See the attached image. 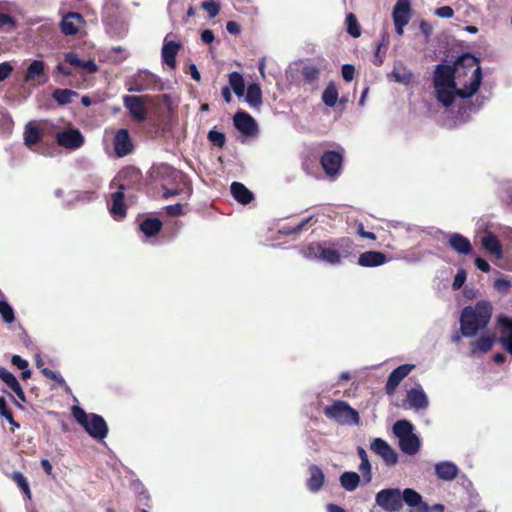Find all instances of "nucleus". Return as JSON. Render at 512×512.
Instances as JSON below:
<instances>
[{"mask_svg": "<svg viewBox=\"0 0 512 512\" xmlns=\"http://www.w3.org/2000/svg\"><path fill=\"white\" fill-rule=\"evenodd\" d=\"M482 245L486 251H488L494 255L500 256L502 253L501 244H500L498 238L492 233H488L483 236Z\"/></svg>", "mask_w": 512, "mask_h": 512, "instance_id": "obj_36", "label": "nucleus"}, {"mask_svg": "<svg viewBox=\"0 0 512 512\" xmlns=\"http://www.w3.org/2000/svg\"><path fill=\"white\" fill-rule=\"evenodd\" d=\"M64 60L66 63L70 64L74 67L83 68L87 73H95L98 71V65L94 60H82L78 57V55L74 52H67L64 54Z\"/></svg>", "mask_w": 512, "mask_h": 512, "instance_id": "obj_23", "label": "nucleus"}, {"mask_svg": "<svg viewBox=\"0 0 512 512\" xmlns=\"http://www.w3.org/2000/svg\"><path fill=\"white\" fill-rule=\"evenodd\" d=\"M83 23V17L76 12H69L63 16L60 22V29L64 35L73 36L79 31L80 25Z\"/></svg>", "mask_w": 512, "mask_h": 512, "instance_id": "obj_16", "label": "nucleus"}, {"mask_svg": "<svg viewBox=\"0 0 512 512\" xmlns=\"http://www.w3.org/2000/svg\"><path fill=\"white\" fill-rule=\"evenodd\" d=\"M11 363L14 366H16L17 368L21 369V370L24 369V368H27L29 366L28 361L23 359L19 355H13L12 358H11Z\"/></svg>", "mask_w": 512, "mask_h": 512, "instance_id": "obj_60", "label": "nucleus"}, {"mask_svg": "<svg viewBox=\"0 0 512 512\" xmlns=\"http://www.w3.org/2000/svg\"><path fill=\"white\" fill-rule=\"evenodd\" d=\"M13 71V67L9 62H3L0 64V82L7 79Z\"/></svg>", "mask_w": 512, "mask_h": 512, "instance_id": "obj_57", "label": "nucleus"}, {"mask_svg": "<svg viewBox=\"0 0 512 512\" xmlns=\"http://www.w3.org/2000/svg\"><path fill=\"white\" fill-rule=\"evenodd\" d=\"M41 372L45 377L55 381L60 387L69 390V386L67 385L66 381L58 372L52 371L49 368H42Z\"/></svg>", "mask_w": 512, "mask_h": 512, "instance_id": "obj_49", "label": "nucleus"}, {"mask_svg": "<svg viewBox=\"0 0 512 512\" xmlns=\"http://www.w3.org/2000/svg\"><path fill=\"white\" fill-rule=\"evenodd\" d=\"M497 323L501 328L500 336L497 342L507 351L512 350V317L500 314L497 317Z\"/></svg>", "mask_w": 512, "mask_h": 512, "instance_id": "obj_14", "label": "nucleus"}, {"mask_svg": "<svg viewBox=\"0 0 512 512\" xmlns=\"http://www.w3.org/2000/svg\"><path fill=\"white\" fill-rule=\"evenodd\" d=\"M401 451L407 455H415L420 450L421 441L415 434L406 436L398 441Z\"/></svg>", "mask_w": 512, "mask_h": 512, "instance_id": "obj_27", "label": "nucleus"}, {"mask_svg": "<svg viewBox=\"0 0 512 512\" xmlns=\"http://www.w3.org/2000/svg\"><path fill=\"white\" fill-rule=\"evenodd\" d=\"M41 136H42L41 135V131H40V129L36 125H34L32 123H28L25 126V130H24V143L29 148H32L33 145H35L38 142H40Z\"/></svg>", "mask_w": 512, "mask_h": 512, "instance_id": "obj_33", "label": "nucleus"}, {"mask_svg": "<svg viewBox=\"0 0 512 512\" xmlns=\"http://www.w3.org/2000/svg\"><path fill=\"white\" fill-rule=\"evenodd\" d=\"M392 431L399 441L400 439L413 434L414 426L409 420L400 419L393 424Z\"/></svg>", "mask_w": 512, "mask_h": 512, "instance_id": "obj_31", "label": "nucleus"}, {"mask_svg": "<svg viewBox=\"0 0 512 512\" xmlns=\"http://www.w3.org/2000/svg\"><path fill=\"white\" fill-rule=\"evenodd\" d=\"M149 78H150V81L149 82H143V81H136V83L134 84V86L130 87L128 89L129 92H144V91H147V90H152L154 89V84L158 81V79L156 78L155 75L153 74H148Z\"/></svg>", "mask_w": 512, "mask_h": 512, "instance_id": "obj_43", "label": "nucleus"}, {"mask_svg": "<svg viewBox=\"0 0 512 512\" xmlns=\"http://www.w3.org/2000/svg\"><path fill=\"white\" fill-rule=\"evenodd\" d=\"M56 142L59 146L69 150H76L84 143V136L78 129H68L56 134Z\"/></svg>", "mask_w": 512, "mask_h": 512, "instance_id": "obj_11", "label": "nucleus"}, {"mask_svg": "<svg viewBox=\"0 0 512 512\" xmlns=\"http://www.w3.org/2000/svg\"><path fill=\"white\" fill-rule=\"evenodd\" d=\"M347 32L353 38H358L361 35V28L357 21L356 16L353 13H349L346 16Z\"/></svg>", "mask_w": 512, "mask_h": 512, "instance_id": "obj_42", "label": "nucleus"}, {"mask_svg": "<svg viewBox=\"0 0 512 512\" xmlns=\"http://www.w3.org/2000/svg\"><path fill=\"white\" fill-rule=\"evenodd\" d=\"M245 101L251 108H260L263 103V97L261 87L258 83H252L247 87Z\"/></svg>", "mask_w": 512, "mask_h": 512, "instance_id": "obj_26", "label": "nucleus"}, {"mask_svg": "<svg viewBox=\"0 0 512 512\" xmlns=\"http://www.w3.org/2000/svg\"><path fill=\"white\" fill-rule=\"evenodd\" d=\"M435 475L442 481H453L458 473L459 468L451 461H441L434 466Z\"/></svg>", "mask_w": 512, "mask_h": 512, "instance_id": "obj_20", "label": "nucleus"}, {"mask_svg": "<svg viewBox=\"0 0 512 512\" xmlns=\"http://www.w3.org/2000/svg\"><path fill=\"white\" fill-rule=\"evenodd\" d=\"M511 287V282L507 278H498L494 281V288L501 294H506Z\"/></svg>", "mask_w": 512, "mask_h": 512, "instance_id": "obj_53", "label": "nucleus"}, {"mask_svg": "<svg viewBox=\"0 0 512 512\" xmlns=\"http://www.w3.org/2000/svg\"><path fill=\"white\" fill-rule=\"evenodd\" d=\"M230 89L233 90L237 97H242L245 94V82L243 75L237 71L229 74Z\"/></svg>", "mask_w": 512, "mask_h": 512, "instance_id": "obj_35", "label": "nucleus"}, {"mask_svg": "<svg viewBox=\"0 0 512 512\" xmlns=\"http://www.w3.org/2000/svg\"><path fill=\"white\" fill-rule=\"evenodd\" d=\"M339 482L343 489L352 492L361 484V477L357 472L345 471L340 475Z\"/></svg>", "mask_w": 512, "mask_h": 512, "instance_id": "obj_28", "label": "nucleus"}, {"mask_svg": "<svg viewBox=\"0 0 512 512\" xmlns=\"http://www.w3.org/2000/svg\"><path fill=\"white\" fill-rule=\"evenodd\" d=\"M179 5V8L182 9L183 4L181 3V0H170L168 5V13L172 17L174 13L177 11V6Z\"/></svg>", "mask_w": 512, "mask_h": 512, "instance_id": "obj_64", "label": "nucleus"}, {"mask_svg": "<svg viewBox=\"0 0 512 512\" xmlns=\"http://www.w3.org/2000/svg\"><path fill=\"white\" fill-rule=\"evenodd\" d=\"M179 49L180 44L178 42L168 41L167 37L164 39L161 57L163 63H165L171 69H174L176 67V56Z\"/></svg>", "mask_w": 512, "mask_h": 512, "instance_id": "obj_22", "label": "nucleus"}, {"mask_svg": "<svg viewBox=\"0 0 512 512\" xmlns=\"http://www.w3.org/2000/svg\"><path fill=\"white\" fill-rule=\"evenodd\" d=\"M488 98L486 96H477L475 101L469 105V110L472 112L478 111L480 108L484 106L487 102Z\"/></svg>", "mask_w": 512, "mask_h": 512, "instance_id": "obj_59", "label": "nucleus"}, {"mask_svg": "<svg viewBox=\"0 0 512 512\" xmlns=\"http://www.w3.org/2000/svg\"><path fill=\"white\" fill-rule=\"evenodd\" d=\"M301 255L310 261L337 266L354 256V243L349 237L312 242L301 250Z\"/></svg>", "mask_w": 512, "mask_h": 512, "instance_id": "obj_2", "label": "nucleus"}, {"mask_svg": "<svg viewBox=\"0 0 512 512\" xmlns=\"http://www.w3.org/2000/svg\"><path fill=\"white\" fill-rule=\"evenodd\" d=\"M392 76L394 77L395 81L401 84H409L413 78V73L411 70H409L405 65L402 63H398L394 66V69L392 71Z\"/></svg>", "mask_w": 512, "mask_h": 512, "instance_id": "obj_34", "label": "nucleus"}, {"mask_svg": "<svg viewBox=\"0 0 512 512\" xmlns=\"http://www.w3.org/2000/svg\"><path fill=\"white\" fill-rule=\"evenodd\" d=\"M358 470L362 473L364 484H369L373 478L369 459L361 461Z\"/></svg>", "mask_w": 512, "mask_h": 512, "instance_id": "obj_50", "label": "nucleus"}, {"mask_svg": "<svg viewBox=\"0 0 512 512\" xmlns=\"http://www.w3.org/2000/svg\"><path fill=\"white\" fill-rule=\"evenodd\" d=\"M324 414L340 425H358L360 421L357 410L343 400H336L331 405H327L324 408Z\"/></svg>", "mask_w": 512, "mask_h": 512, "instance_id": "obj_6", "label": "nucleus"}, {"mask_svg": "<svg viewBox=\"0 0 512 512\" xmlns=\"http://www.w3.org/2000/svg\"><path fill=\"white\" fill-rule=\"evenodd\" d=\"M201 6L207 12L210 19L215 18L219 14L220 6L213 0L204 1Z\"/></svg>", "mask_w": 512, "mask_h": 512, "instance_id": "obj_51", "label": "nucleus"}, {"mask_svg": "<svg viewBox=\"0 0 512 512\" xmlns=\"http://www.w3.org/2000/svg\"><path fill=\"white\" fill-rule=\"evenodd\" d=\"M493 307L488 300H479L474 306H465L460 315L462 336L472 338L485 329L492 317Z\"/></svg>", "mask_w": 512, "mask_h": 512, "instance_id": "obj_3", "label": "nucleus"}, {"mask_svg": "<svg viewBox=\"0 0 512 512\" xmlns=\"http://www.w3.org/2000/svg\"><path fill=\"white\" fill-rule=\"evenodd\" d=\"M402 407L415 412L425 411L429 407V398L420 383L417 382L414 387L406 391Z\"/></svg>", "mask_w": 512, "mask_h": 512, "instance_id": "obj_7", "label": "nucleus"}, {"mask_svg": "<svg viewBox=\"0 0 512 512\" xmlns=\"http://www.w3.org/2000/svg\"><path fill=\"white\" fill-rule=\"evenodd\" d=\"M233 125L246 137H252L258 133V124L256 120L244 110H239L234 114Z\"/></svg>", "mask_w": 512, "mask_h": 512, "instance_id": "obj_9", "label": "nucleus"}, {"mask_svg": "<svg viewBox=\"0 0 512 512\" xmlns=\"http://www.w3.org/2000/svg\"><path fill=\"white\" fill-rule=\"evenodd\" d=\"M343 162V156L340 152L328 150L323 153L320 163L324 172L331 177L339 174Z\"/></svg>", "mask_w": 512, "mask_h": 512, "instance_id": "obj_13", "label": "nucleus"}, {"mask_svg": "<svg viewBox=\"0 0 512 512\" xmlns=\"http://www.w3.org/2000/svg\"><path fill=\"white\" fill-rule=\"evenodd\" d=\"M309 478L307 479V489L312 493L319 492L324 484L325 476L321 468L312 464L308 468Z\"/></svg>", "mask_w": 512, "mask_h": 512, "instance_id": "obj_21", "label": "nucleus"}, {"mask_svg": "<svg viewBox=\"0 0 512 512\" xmlns=\"http://www.w3.org/2000/svg\"><path fill=\"white\" fill-rule=\"evenodd\" d=\"M393 22L408 24L411 19V4H395L392 11Z\"/></svg>", "mask_w": 512, "mask_h": 512, "instance_id": "obj_30", "label": "nucleus"}, {"mask_svg": "<svg viewBox=\"0 0 512 512\" xmlns=\"http://www.w3.org/2000/svg\"><path fill=\"white\" fill-rule=\"evenodd\" d=\"M16 28V20L7 13H0V33H10Z\"/></svg>", "mask_w": 512, "mask_h": 512, "instance_id": "obj_44", "label": "nucleus"}, {"mask_svg": "<svg viewBox=\"0 0 512 512\" xmlns=\"http://www.w3.org/2000/svg\"><path fill=\"white\" fill-rule=\"evenodd\" d=\"M444 510V505L440 503L430 506L423 500L422 495L416 491L413 509H410L409 512H444Z\"/></svg>", "mask_w": 512, "mask_h": 512, "instance_id": "obj_29", "label": "nucleus"}, {"mask_svg": "<svg viewBox=\"0 0 512 512\" xmlns=\"http://www.w3.org/2000/svg\"><path fill=\"white\" fill-rule=\"evenodd\" d=\"M387 262V256L381 251H366L360 254L358 265L361 267H378Z\"/></svg>", "mask_w": 512, "mask_h": 512, "instance_id": "obj_19", "label": "nucleus"}, {"mask_svg": "<svg viewBox=\"0 0 512 512\" xmlns=\"http://www.w3.org/2000/svg\"><path fill=\"white\" fill-rule=\"evenodd\" d=\"M435 15L440 18H452L454 15V11L450 6H442L435 10Z\"/></svg>", "mask_w": 512, "mask_h": 512, "instance_id": "obj_56", "label": "nucleus"}, {"mask_svg": "<svg viewBox=\"0 0 512 512\" xmlns=\"http://www.w3.org/2000/svg\"><path fill=\"white\" fill-rule=\"evenodd\" d=\"M45 63L42 60H33L27 67L25 81H34L44 75Z\"/></svg>", "mask_w": 512, "mask_h": 512, "instance_id": "obj_32", "label": "nucleus"}, {"mask_svg": "<svg viewBox=\"0 0 512 512\" xmlns=\"http://www.w3.org/2000/svg\"><path fill=\"white\" fill-rule=\"evenodd\" d=\"M76 422L85 430V432L95 440H103L107 437L109 428L105 419L96 413H86V411L74 405L71 409Z\"/></svg>", "mask_w": 512, "mask_h": 512, "instance_id": "obj_5", "label": "nucleus"}, {"mask_svg": "<svg viewBox=\"0 0 512 512\" xmlns=\"http://www.w3.org/2000/svg\"><path fill=\"white\" fill-rule=\"evenodd\" d=\"M322 101L327 107H334L338 101V90L333 82H330L322 93Z\"/></svg>", "mask_w": 512, "mask_h": 512, "instance_id": "obj_38", "label": "nucleus"}, {"mask_svg": "<svg viewBox=\"0 0 512 512\" xmlns=\"http://www.w3.org/2000/svg\"><path fill=\"white\" fill-rule=\"evenodd\" d=\"M107 27L110 33L120 38L124 37L128 31V26L124 21H116L114 25L108 22Z\"/></svg>", "mask_w": 512, "mask_h": 512, "instance_id": "obj_47", "label": "nucleus"}, {"mask_svg": "<svg viewBox=\"0 0 512 512\" xmlns=\"http://www.w3.org/2000/svg\"><path fill=\"white\" fill-rule=\"evenodd\" d=\"M301 74L305 83L313 85L319 79L320 71L313 65H304L301 70Z\"/></svg>", "mask_w": 512, "mask_h": 512, "instance_id": "obj_40", "label": "nucleus"}, {"mask_svg": "<svg viewBox=\"0 0 512 512\" xmlns=\"http://www.w3.org/2000/svg\"><path fill=\"white\" fill-rule=\"evenodd\" d=\"M201 40L205 44H211L215 40L214 32L211 29H204L201 32Z\"/></svg>", "mask_w": 512, "mask_h": 512, "instance_id": "obj_62", "label": "nucleus"}, {"mask_svg": "<svg viewBox=\"0 0 512 512\" xmlns=\"http://www.w3.org/2000/svg\"><path fill=\"white\" fill-rule=\"evenodd\" d=\"M126 186L120 183L117 190L111 194V202L109 204V212L115 220H122L126 217L127 209L125 205Z\"/></svg>", "mask_w": 512, "mask_h": 512, "instance_id": "obj_10", "label": "nucleus"}, {"mask_svg": "<svg viewBox=\"0 0 512 512\" xmlns=\"http://www.w3.org/2000/svg\"><path fill=\"white\" fill-rule=\"evenodd\" d=\"M12 478L16 482L18 487L23 491V493L28 498H30L31 497V492H30L29 483H28L26 477L21 472L15 471L12 474Z\"/></svg>", "mask_w": 512, "mask_h": 512, "instance_id": "obj_46", "label": "nucleus"}, {"mask_svg": "<svg viewBox=\"0 0 512 512\" xmlns=\"http://www.w3.org/2000/svg\"><path fill=\"white\" fill-rule=\"evenodd\" d=\"M162 228V222L159 218L156 217H147L142 220L139 224L140 231L147 238H152L156 236Z\"/></svg>", "mask_w": 512, "mask_h": 512, "instance_id": "obj_25", "label": "nucleus"}, {"mask_svg": "<svg viewBox=\"0 0 512 512\" xmlns=\"http://www.w3.org/2000/svg\"><path fill=\"white\" fill-rule=\"evenodd\" d=\"M207 139L217 147H223L226 142V136L223 132H220L218 130L212 129L207 134Z\"/></svg>", "mask_w": 512, "mask_h": 512, "instance_id": "obj_48", "label": "nucleus"}, {"mask_svg": "<svg viewBox=\"0 0 512 512\" xmlns=\"http://www.w3.org/2000/svg\"><path fill=\"white\" fill-rule=\"evenodd\" d=\"M123 103L135 120L139 122L146 120L147 112L141 97L126 95L123 97Z\"/></svg>", "mask_w": 512, "mask_h": 512, "instance_id": "obj_15", "label": "nucleus"}, {"mask_svg": "<svg viewBox=\"0 0 512 512\" xmlns=\"http://www.w3.org/2000/svg\"><path fill=\"white\" fill-rule=\"evenodd\" d=\"M0 315L7 324H11L15 320L14 309L4 298L0 299Z\"/></svg>", "mask_w": 512, "mask_h": 512, "instance_id": "obj_41", "label": "nucleus"}, {"mask_svg": "<svg viewBox=\"0 0 512 512\" xmlns=\"http://www.w3.org/2000/svg\"><path fill=\"white\" fill-rule=\"evenodd\" d=\"M414 364H403L395 368L389 375L385 384V391L388 395H393L399 384L409 373L415 369Z\"/></svg>", "mask_w": 512, "mask_h": 512, "instance_id": "obj_12", "label": "nucleus"}, {"mask_svg": "<svg viewBox=\"0 0 512 512\" xmlns=\"http://www.w3.org/2000/svg\"><path fill=\"white\" fill-rule=\"evenodd\" d=\"M416 496V490L413 488H405L401 491L399 488H384L375 495V504L386 512H399L406 504L413 509Z\"/></svg>", "mask_w": 512, "mask_h": 512, "instance_id": "obj_4", "label": "nucleus"}, {"mask_svg": "<svg viewBox=\"0 0 512 512\" xmlns=\"http://www.w3.org/2000/svg\"><path fill=\"white\" fill-rule=\"evenodd\" d=\"M0 416L7 421H12V413L8 408L7 401L4 397H0Z\"/></svg>", "mask_w": 512, "mask_h": 512, "instance_id": "obj_55", "label": "nucleus"}, {"mask_svg": "<svg viewBox=\"0 0 512 512\" xmlns=\"http://www.w3.org/2000/svg\"><path fill=\"white\" fill-rule=\"evenodd\" d=\"M0 379L13 390L20 383L13 373L8 371L5 367L0 366Z\"/></svg>", "mask_w": 512, "mask_h": 512, "instance_id": "obj_45", "label": "nucleus"}, {"mask_svg": "<svg viewBox=\"0 0 512 512\" xmlns=\"http://www.w3.org/2000/svg\"><path fill=\"white\" fill-rule=\"evenodd\" d=\"M170 216H180L183 214V205L181 203L171 204L165 207Z\"/></svg>", "mask_w": 512, "mask_h": 512, "instance_id": "obj_58", "label": "nucleus"}, {"mask_svg": "<svg viewBox=\"0 0 512 512\" xmlns=\"http://www.w3.org/2000/svg\"><path fill=\"white\" fill-rule=\"evenodd\" d=\"M483 80L480 59L471 53H463L453 64H438L435 67L433 86L437 100L449 107L455 97L469 99L479 90Z\"/></svg>", "mask_w": 512, "mask_h": 512, "instance_id": "obj_1", "label": "nucleus"}, {"mask_svg": "<svg viewBox=\"0 0 512 512\" xmlns=\"http://www.w3.org/2000/svg\"><path fill=\"white\" fill-rule=\"evenodd\" d=\"M452 250L462 255H470L473 251L470 240L460 233L445 234Z\"/></svg>", "mask_w": 512, "mask_h": 512, "instance_id": "obj_17", "label": "nucleus"}, {"mask_svg": "<svg viewBox=\"0 0 512 512\" xmlns=\"http://www.w3.org/2000/svg\"><path fill=\"white\" fill-rule=\"evenodd\" d=\"M226 30L232 35H238L241 32L240 25L234 21L227 22Z\"/></svg>", "mask_w": 512, "mask_h": 512, "instance_id": "obj_63", "label": "nucleus"}, {"mask_svg": "<svg viewBox=\"0 0 512 512\" xmlns=\"http://www.w3.org/2000/svg\"><path fill=\"white\" fill-rule=\"evenodd\" d=\"M355 67L352 64H344L341 68V74L346 82H350L354 78Z\"/></svg>", "mask_w": 512, "mask_h": 512, "instance_id": "obj_54", "label": "nucleus"}, {"mask_svg": "<svg viewBox=\"0 0 512 512\" xmlns=\"http://www.w3.org/2000/svg\"><path fill=\"white\" fill-rule=\"evenodd\" d=\"M475 265L479 270H481L482 272H485V273L489 272L491 269L490 264L485 259H483L481 257H476Z\"/></svg>", "mask_w": 512, "mask_h": 512, "instance_id": "obj_61", "label": "nucleus"}, {"mask_svg": "<svg viewBox=\"0 0 512 512\" xmlns=\"http://www.w3.org/2000/svg\"><path fill=\"white\" fill-rule=\"evenodd\" d=\"M497 339L493 336H481L477 340L471 342L472 352L480 351L482 353L489 352Z\"/></svg>", "mask_w": 512, "mask_h": 512, "instance_id": "obj_37", "label": "nucleus"}, {"mask_svg": "<svg viewBox=\"0 0 512 512\" xmlns=\"http://www.w3.org/2000/svg\"><path fill=\"white\" fill-rule=\"evenodd\" d=\"M230 192L233 198L242 205H247L254 199V194L240 182H232Z\"/></svg>", "mask_w": 512, "mask_h": 512, "instance_id": "obj_24", "label": "nucleus"}, {"mask_svg": "<svg viewBox=\"0 0 512 512\" xmlns=\"http://www.w3.org/2000/svg\"><path fill=\"white\" fill-rule=\"evenodd\" d=\"M132 143L128 130L120 129L114 138V150L117 156L124 157L132 152Z\"/></svg>", "mask_w": 512, "mask_h": 512, "instance_id": "obj_18", "label": "nucleus"}, {"mask_svg": "<svg viewBox=\"0 0 512 512\" xmlns=\"http://www.w3.org/2000/svg\"><path fill=\"white\" fill-rule=\"evenodd\" d=\"M370 449L376 455L381 457L388 467H393L398 463L399 456L391 445L382 438H374L370 444Z\"/></svg>", "mask_w": 512, "mask_h": 512, "instance_id": "obj_8", "label": "nucleus"}, {"mask_svg": "<svg viewBox=\"0 0 512 512\" xmlns=\"http://www.w3.org/2000/svg\"><path fill=\"white\" fill-rule=\"evenodd\" d=\"M466 278H467L466 271L464 269L460 268L454 277V281L452 283V288L454 290H459L464 285Z\"/></svg>", "mask_w": 512, "mask_h": 512, "instance_id": "obj_52", "label": "nucleus"}, {"mask_svg": "<svg viewBox=\"0 0 512 512\" xmlns=\"http://www.w3.org/2000/svg\"><path fill=\"white\" fill-rule=\"evenodd\" d=\"M78 93L70 89H55L52 97L59 105L71 103L72 97H77Z\"/></svg>", "mask_w": 512, "mask_h": 512, "instance_id": "obj_39", "label": "nucleus"}]
</instances>
